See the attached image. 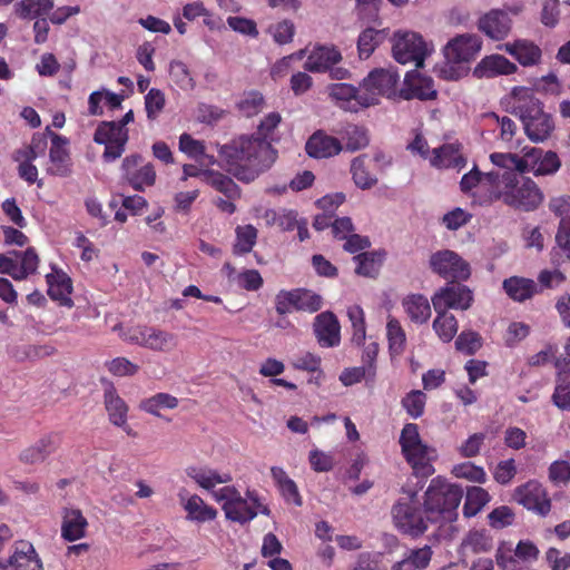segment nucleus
I'll list each match as a JSON object with an SVG mask.
<instances>
[{
  "label": "nucleus",
  "mask_w": 570,
  "mask_h": 570,
  "mask_svg": "<svg viewBox=\"0 0 570 570\" xmlns=\"http://www.w3.org/2000/svg\"><path fill=\"white\" fill-rule=\"evenodd\" d=\"M278 112H271L262 119L257 134L242 136L219 148V156L226 164V170L243 183L254 181L269 169L277 158L268 138L281 124Z\"/></svg>",
  "instance_id": "nucleus-1"
},
{
  "label": "nucleus",
  "mask_w": 570,
  "mask_h": 570,
  "mask_svg": "<svg viewBox=\"0 0 570 570\" xmlns=\"http://www.w3.org/2000/svg\"><path fill=\"white\" fill-rule=\"evenodd\" d=\"M507 111L520 119L525 135L533 142L544 141L554 130L551 115L543 110V104L530 88L514 87Z\"/></svg>",
  "instance_id": "nucleus-2"
},
{
  "label": "nucleus",
  "mask_w": 570,
  "mask_h": 570,
  "mask_svg": "<svg viewBox=\"0 0 570 570\" xmlns=\"http://www.w3.org/2000/svg\"><path fill=\"white\" fill-rule=\"evenodd\" d=\"M463 489L438 476L431 480L424 495V513L431 522H452L458 517V508Z\"/></svg>",
  "instance_id": "nucleus-3"
},
{
  "label": "nucleus",
  "mask_w": 570,
  "mask_h": 570,
  "mask_svg": "<svg viewBox=\"0 0 570 570\" xmlns=\"http://www.w3.org/2000/svg\"><path fill=\"white\" fill-rule=\"evenodd\" d=\"M490 200H501L514 209L531 212L539 207L543 200V194L537 184L521 175L510 184L500 185L495 189H488Z\"/></svg>",
  "instance_id": "nucleus-4"
},
{
  "label": "nucleus",
  "mask_w": 570,
  "mask_h": 570,
  "mask_svg": "<svg viewBox=\"0 0 570 570\" xmlns=\"http://www.w3.org/2000/svg\"><path fill=\"white\" fill-rule=\"evenodd\" d=\"M402 453L416 475L426 478L434 473L431 461L436 458L434 449L424 444L419 433V426L414 423H406L400 435Z\"/></svg>",
  "instance_id": "nucleus-5"
},
{
  "label": "nucleus",
  "mask_w": 570,
  "mask_h": 570,
  "mask_svg": "<svg viewBox=\"0 0 570 570\" xmlns=\"http://www.w3.org/2000/svg\"><path fill=\"white\" fill-rule=\"evenodd\" d=\"M131 121H134V111L129 110L118 122L102 121L98 125L94 134V141L106 146L102 155L105 161H114L121 157L128 141L126 125Z\"/></svg>",
  "instance_id": "nucleus-6"
},
{
  "label": "nucleus",
  "mask_w": 570,
  "mask_h": 570,
  "mask_svg": "<svg viewBox=\"0 0 570 570\" xmlns=\"http://www.w3.org/2000/svg\"><path fill=\"white\" fill-rule=\"evenodd\" d=\"M400 76L392 69H374L361 85L362 96L360 97L363 107H371L379 104V97L387 98L399 97L396 89Z\"/></svg>",
  "instance_id": "nucleus-7"
},
{
  "label": "nucleus",
  "mask_w": 570,
  "mask_h": 570,
  "mask_svg": "<svg viewBox=\"0 0 570 570\" xmlns=\"http://www.w3.org/2000/svg\"><path fill=\"white\" fill-rule=\"evenodd\" d=\"M490 160L498 168L484 175L489 189H495L500 185L507 186L514 181L515 177L528 171V159L517 154L493 153L490 155Z\"/></svg>",
  "instance_id": "nucleus-8"
},
{
  "label": "nucleus",
  "mask_w": 570,
  "mask_h": 570,
  "mask_svg": "<svg viewBox=\"0 0 570 570\" xmlns=\"http://www.w3.org/2000/svg\"><path fill=\"white\" fill-rule=\"evenodd\" d=\"M429 52L428 45L420 33L414 31L394 33L392 53L399 63L414 62L416 68H422Z\"/></svg>",
  "instance_id": "nucleus-9"
},
{
  "label": "nucleus",
  "mask_w": 570,
  "mask_h": 570,
  "mask_svg": "<svg viewBox=\"0 0 570 570\" xmlns=\"http://www.w3.org/2000/svg\"><path fill=\"white\" fill-rule=\"evenodd\" d=\"M342 59V53L335 47L317 46L307 56L304 69L314 73L328 72L332 79L345 80L351 77V72L340 66Z\"/></svg>",
  "instance_id": "nucleus-10"
},
{
  "label": "nucleus",
  "mask_w": 570,
  "mask_h": 570,
  "mask_svg": "<svg viewBox=\"0 0 570 570\" xmlns=\"http://www.w3.org/2000/svg\"><path fill=\"white\" fill-rule=\"evenodd\" d=\"M39 256L33 247L23 252L11 250L0 254V274H7L16 281H23L38 269Z\"/></svg>",
  "instance_id": "nucleus-11"
},
{
  "label": "nucleus",
  "mask_w": 570,
  "mask_h": 570,
  "mask_svg": "<svg viewBox=\"0 0 570 570\" xmlns=\"http://www.w3.org/2000/svg\"><path fill=\"white\" fill-rule=\"evenodd\" d=\"M416 493L413 492L410 497V502L399 501L392 508V518L394 525L404 534L411 537H419L423 534L426 529V518L422 515V511L414 505V498Z\"/></svg>",
  "instance_id": "nucleus-12"
},
{
  "label": "nucleus",
  "mask_w": 570,
  "mask_h": 570,
  "mask_svg": "<svg viewBox=\"0 0 570 570\" xmlns=\"http://www.w3.org/2000/svg\"><path fill=\"white\" fill-rule=\"evenodd\" d=\"M430 267L441 277L452 281H466L471 275L469 263L450 249H442L432 254Z\"/></svg>",
  "instance_id": "nucleus-13"
},
{
  "label": "nucleus",
  "mask_w": 570,
  "mask_h": 570,
  "mask_svg": "<svg viewBox=\"0 0 570 570\" xmlns=\"http://www.w3.org/2000/svg\"><path fill=\"white\" fill-rule=\"evenodd\" d=\"M472 302V291L460 281L448 283L432 296L435 311H448L449 308L466 311L471 307Z\"/></svg>",
  "instance_id": "nucleus-14"
},
{
  "label": "nucleus",
  "mask_w": 570,
  "mask_h": 570,
  "mask_svg": "<svg viewBox=\"0 0 570 570\" xmlns=\"http://www.w3.org/2000/svg\"><path fill=\"white\" fill-rule=\"evenodd\" d=\"M0 570H43V567L32 543L21 540L13 544L12 554L0 561Z\"/></svg>",
  "instance_id": "nucleus-15"
},
{
  "label": "nucleus",
  "mask_w": 570,
  "mask_h": 570,
  "mask_svg": "<svg viewBox=\"0 0 570 570\" xmlns=\"http://www.w3.org/2000/svg\"><path fill=\"white\" fill-rule=\"evenodd\" d=\"M436 96L433 79L415 70L406 73L404 87L399 91V97L405 100H433Z\"/></svg>",
  "instance_id": "nucleus-16"
},
{
  "label": "nucleus",
  "mask_w": 570,
  "mask_h": 570,
  "mask_svg": "<svg viewBox=\"0 0 570 570\" xmlns=\"http://www.w3.org/2000/svg\"><path fill=\"white\" fill-rule=\"evenodd\" d=\"M482 41L475 35H462L451 40L444 48L449 62H468L481 50Z\"/></svg>",
  "instance_id": "nucleus-17"
},
{
  "label": "nucleus",
  "mask_w": 570,
  "mask_h": 570,
  "mask_svg": "<svg viewBox=\"0 0 570 570\" xmlns=\"http://www.w3.org/2000/svg\"><path fill=\"white\" fill-rule=\"evenodd\" d=\"M47 132L51 138V147L49 150L50 166L47 171L53 176L67 177L71 174V160L69 151L66 148L67 138L51 131L49 127Z\"/></svg>",
  "instance_id": "nucleus-18"
},
{
  "label": "nucleus",
  "mask_w": 570,
  "mask_h": 570,
  "mask_svg": "<svg viewBox=\"0 0 570 570\" xmlns=\"http://www.w3.org/2000/svg\"><path fill=\"white\" fill-rule=\"evenodd\" d=\"M313 331L322 347H335L341 342V326L334 313H320L313 323Z\"/></svg>",
  "instance_id": "nucleus-19"
},
{
  "label": "nucleus",
  "mask_w": 570,
  "mask_h": 570,
  "mask_svg": "<svg viewBox=\"0 0 570 570\" xmlns=\"http://www.w3.org/2000/svg\"><path fill=\"white\" fill-rule=\"evenodd\" d=\"M514 499L528 510L541 515H546L551 509L550 500L546 498L544 490L537 482H528L517 488Z\"/></svg>",
  "instance_id": "nucleus-20"
},
{
  "label": "nucleus",
  "mask_w": 570,
  "mask_h": 570,
  "mask_svg": "<svg viewBox=\"0 0 570 570\" xmlns=\"http://www.w3.org/2000/svg\"><path fill=\"white\" fill-rule=\"evenodd\" d=\"M478 27L490 39L498 41L508 37L512 20L504 10L492 9L479 19Z\"/></svg>",
  "instance_id": "nucleus-21"
},
{
  "label": "nucleus",
  "mask_w": 570,
  "mask_h": 570,
  "mask_svg": "<svg viewBox=\"0 0 570 570\" xmlns=\"http://www.w3.org/2000/svg\"><path fill=\"white\" fill-rule=\"evenodd\" d=\"M344 149L338 138L327 135L324 130H316L306 141V154L315 159H324L338 155Z\"/></svg>",
  "instance_id": "nucleus-22"
},
{
  "label": "nucleus",
  "mask_w": 570,
  "mask_h": 570,
  "mask_svg": "<svg viewBox=\"0 0 570 570\" xmlns=\"http://www.w3.org/2000/svg\"><path fill=\"white\" fill-rule=\"evenodd\" d=\"M499 48L512 56L523 67L535 66L540 63L542 58L540 47L528 39H517L503 43Z\"/></svg>",
  "instance_id": "nucleus-23"
},
{
  "label": "nucleus",
  "mask_w": 570,
  "mask_h": 570,
  "mask_svg": "<svg viewBox=\"0 0 570 570\" xmlns=\"http://www.w3.org/2000/svg\"><path fill=\"white\" fill-rule=\"evenodd\" d=\"M518 70L515 63L502 55L485 56L474 68L476 78H493L500 75H512Z\"/></svg>",
  "instance_id": "nucleus-24"
},
{
  "label": "nucleus",
  "mask_w": 570,
  "mask_h": 570,
  "mask_svg": "<svg viewBox=\"0 0 570 570\" xmlns=\"http://www.w3.org/2000/svg\"><path fill=\"white\" fill-rule=\"evenodd\" d=\"M48 295L58 301L62 306H72L70 294L72 293L71 278L62 271L52 267V273L46 275Z\"/></svg>",
  "instance_id": "nucleus-25"
},
{
  "label": "nucleus",
  "mask_w": 570,
  "mask_h": 570,
  "mask_svg": "<svg viewBox=\"0 0 570 570\" xmlns=\"http://www.w3.org/2000/svg\"><path fill=\"white\" fill-rule=\"evenodd\" d=\"M327 92L346 111L356 112L364 108L360 99L362 91L350 83H332L327 86Z\"/></svg>",
  "instance_id": "nucleus-26"
},
{
  "label": "nucleus",
  "mask_w": 570,
  "mask_h": 570,
  "mask_svg": "<svg viewBox=\"0 0 570 570\" xmlns=\"http://www.w3.org/2000/svg\"><path fill=\"white\" fill-rule=\"evenodd\" d=\"M543 151L539 148H531L525 151L528 159V171L533 170L534 175H551L560 168V159L554 151Z\"/></svg>",
  "instance_id": "nucleus-27"
},
{
  "label": "nucleus",
  "mask_w": 570,
  "mask_h": 570,
  "mask_svg": "<svg viewBox=\"0 0 570 570\" xmlns=\"http://www.w3.org/2000/svg\"><path fill=\"white\" fill-rule=\"evenodd\" d=\"M88 521L79 509L62 510L61 537L73 542L85 537Z\"/></svg>",
  "instance_id": "nucleus-28"
},
{
  "label": "nucleus",
  "mask_w": 570,
  "mask_h": 570,
  "mask_svg": "<svg viewBox=\"0 0 570 570\" xmlns=\"http://www.w3.org/2000/svg\"><path fill=\"white\" fill-rule=\"evenodd\" d=\"M433 158L431 164L439 168H455L462 169L466 160L460 153L459 144H444L439 148L433 149Z\"/></svg>",
  "instance_id": "nucleus-29"
},
{
  "label": "nucleus",
  "mask_w": 570,
  "mask_h": 570,
  "mask_svg": "<svg viewBox=\"0 0 570 570\" xmlns=\"http://www.w3.org/2000/svg\"><path fill=\"white\" fill-rule=\"evenodd\" d=\"M336 134H338L342 140L345 141L343 147L350 153L363 149L370 144L367 130L362 126L346 124L342 126V128L337 130Z\"/></svg>",
  "instance_id": "nucleus-30"
},
{
  "label": "nucleus",
  "mask_w": 570,
  "mask_h": 570,
  "mask_svg": "<svg viewBox=\"0 0 570 570\" xmlns=\"http://www.w3.org/2000/svg\"><path fill=\"white\" fill-rule=\"evenodd\" d=\"M203 179L215 188L217 191L224 194L228 199H237L240 197V188L228 176L212 169L203 171Z\"/></svg>",
  "instance_id": "nucleus-31"
},
{
  "label": "nucleus",
  "mask_w": 570,
  "mask_h": 570,
  "mask_svg": "<svg viewBox=\"0 0 570 570\" xmlns=\"http://www.w3.org/2000/svg\"><path fill=\"white\" fill-rule=\"evenodd\" d=\"M105 407L114 425H124L127 422L128 406L112 385L105 391Z\"/></svg>",
  "instance_id": "nucleus-32"
},
{
  "label": "nucleus",
  "mask_w": 570,
  "mask_h": 570,
  "mask_svg": "<svg viewBox=\"0 0 570 570\" xmlns=\"http://www.w3.org/2000/svg\"><path fill=\"white\" fill-rule=\"evenodd\" d=\"M186 473L205 490H213L217 484L228 483L232 481L230 474H220L210 469L189 466L186 469Z\"/></svg>",
  "instance_id": "nucleus-33"
},
{
  "label": "nucleus",
  "mask_w": 570,
  "mask_h": 570,
  "mask_svg": "<svg viewBox=\"0 0 570 570\" xmlns=\"http://www.w3.org/2000/svg\"><path fill=\"white\" fill-rule=\"evenodd\" d=\"M357 266L355 273L360 276L375 278L383 265L384 253L381 252H364L353 258Z\"/></svg>",
  "instance_id": "nucleus-34"
},
{
  "label": "nucleus",
  "mask_w": 570,
  "mask_h": 570,
  "mask_svg": "<svg viewBox=\"0 0 570 570\" xmlns=\"http://www.w3.org/2000/svg\"><path fill=\"white\" fill-rule=\"evenodd\" d=\"M271 474L275 480L284 500L295 504L296 507H301L302 498L298 492V488L296 483L288 478L286 472L279 466H273L271 469Z\"/></svg>",
  "instance_id": "nucleus-35"
},
{
  "label": "nucleus",
  "mask_w": 570,
  "mask_h": 570,
  "mask_svg": "<svg viewBox=\"0 0 570 570\" xmlns=\"http://www.w3.org/2000/svg\"><path fill=\"white\" fill-rule=\"evenodd\" d=\"M403 307L412 322L423 324L431 316L428 298L421 294H413L403 299Z\"/></svg>",
  "instance_id": "nucleus-36"
},
{
  "label": "nucleus",
  "mask_w": 570,
  "mask_h": 570,
  "mask_svg": "<svg viewBox=\"0 0 570 570\" xmlns=\"http://www.w3.org/2000/svg\"><path fill=\"white\" fill-rule=\"evenodd\" d=\"M503 288L512 299L523 302L533 296L537 284L532 279L514 276L503 282Z\"/></svg>",
  "instance_id": "nucleus-37"
},
{
  "label": "nucleus",
  "mask_w": 570,
  "mask_h": 570,
  "mask_svg": "<svg viewBox=\"0 0 570 570\" xmlns=\"http://www.w3.org/2000/svg\"><path fill=\"white\" fill-rule=\"evenodd\" d=\"M223 510L226 519L240 524L253 520L257 515L255 508L250 505L246 499L242 498V495L236 498L233 503L223 505Z\"/></svg>",
  "instance_id": "nucleus-38"
},
{
  "label": "nucleus",
  "mask_w": 570,
  "mask_h": 570,
  "mask_svg": "<svg viewBox=\"0 0 570 570\" xmlns=\"http://www.w3.org/2000/svg\"><path fill=\"white\" fill-rule=\"evenodd\" d=\"M178 345V338L175 334L156 328L149 327L147 330V346L156 352H171Z\"/></svg>",
  "instance_id": "nucleus-39"
},
{
  "label": "nucleus",
  "mask_w": 570,
  "mask_h": 570,
  "mask_svg": "<svg viewBox=\"0 0 570 570\" xmlns=\"http://www.w3.org/2000/svg\"><path fill=\"white\" fill-rule=\"evenodd\" d=\"M385 30L366 28L357 39V50L361 59H367L374 50L385 40Z\"/></svg>",
  "instance_id": "nucleus-40"
},
{
  "label": "nucleus",
  "mask_w": 570,
  "mask_h": 570,
  "mask_svg": "<svg viewBox=\"0 0 570 570\" xmlns=\"http://www.w3.org/2000/svg\"><path fill=\"white\" fill-rule=\"evenodd\" d=\"M14 7L20 18L36 19L49 13L53 8V0H21Z\"/></svg>",
  "instance_id": "nucleus-41"
},
{
  "label": "nucleus",
  "mask_w": 570,
  "mask_h": 570,
  "mask_svg": "<svg viewBox=\"0 0 570 570\" xmlns=\"http://www.w3.org/2000/svg\"><path fill=\"white\" fill-rule=\"evenodd\" d=\"M184 508L188 513V519L198 522L212 521L217 515V511L214 508L205 504L203 499L197 494L191 495L187 500Z\"/></svg>",
  "instance_id": "nucleus-42"
},
{
  "label": "nucleus",
  "mask_w": 570,
  "mask_h": 570,
  "mask_svg": "<svg viewBox=\"0 0 570 570\" xmlns=\"http://www.w3.org/2000/svg\"><path fill=\"white\" fill-rule=\"evenodd\" d=\"M366 158H367L366 155L357 156L352 160V164H351V173H352L353 181L355 183V185L358 188H361L363 190L370 189L377 184L376 176L370 174L365 167Z\"/></svg>",
  "instance_id": "nucleus-43"
},
{
  "label": "nucleus",
  "mask_w": 570,
  "mask_h": 570,
  "mask_svg": "<svg viewBox=\"0 0 570 570\" xmlns=\"http://www.w3.org/2000/svg\"><path fill=\"white\" fill-rule=\"evenodd\" d=\"M490 501L488 491L480 487H471L466 490L463 513L466 518L476 515Z\"/></svg>",
  "instance_id": "nucleus-44"
},
{
  "label": "nucleus",
  "mask_w": 570,
  "mask_h": 570,
  "mask_svg": "<svg viewBox=\"0 0 570 570\" xmlns=\"http://www.w3.org/2000/svg\"><path fill=\"white\" fill-rule=\"evenodd\" d=\"M436 317L433 321V330L443 342H451L458 332V321L448 311H435Z\"/></svg>",
  "instance_id": "nucleus-45"
},
{
  "label": "nucleus",
  "mask_w": 570,
  "mask_h": 570,
  "mask_svg": "<svg viewBox=\"0 0 570 570\" xmlns=\"http://www.w3.org/2000/svg\"><path fill=\"white\" fill-rule=\"evenodd\" d=\"M257 239V229L253 225L236 228V243L233 248L235 255L249 253Z\"/></svg>",
  "instance_id": "nucleus-46"
},
{
  "label": "nucleus",
  "mask_w": 570,
  "mask_h": 570,
  "mask_svg": "<svg viewBox=\"0 0 570 570\" xmlns=\"http://www.w3.org/2000/svg\"><path fill=\"white\" fill-rule=\"evenodd\" d=\"M389 348L392 355H400L405 350L406 336L400 322L396 318H390L386 325Z\"/></svg>",
  "instance_id": "nucleus-47"
},
{
  "label": "nucleus",
  "mask_w": 570,
  "mask_h": 570,
  "mask_svg": "<svg viewBox=\"0 0 570 570\" xmlns=\"http://www.w3.org/2000/svg\"><path fill=\"white\" fill-rule=\"evenodd\" d=\"M178 405V400L167 393H158L149 399L141 401L140 409L147 413L160 416V409H175Z\"/></svg>",
  "instance_id": "nucleus-48"
},
{
  "label": "nucleus",
  "mask_w": 570,
  "mask_h": 570,
  "mask_svg": "<svg viewBox=\"0 0 570 570\" xmlns=\"http://www.w3.org/2000/svg\"><path fill=\"white\" fill-rule=\"evenodd\" d=\"M297 312L316 313L323 307V297L307 288H296Z\"/></svg>",
  "instance_id": "nucleus-49"
},
{
  "label": "nucleus",
  "mask_w": 570,
  "mask_h": 570,
  "mask_svg": "<svg viewBox=\"0 0 570 570\" xmlns=\"http://www.w3.org/2000/svg\"><path fill=\"white\" fill-rule=\"evenodd\" d=\"M462 549L478 554L492 549V539L483 532L472 531L462 542Z\"/></svg>",
  "instance_id": "nucleus-50"
},
{
  "label": "nucleus",
  "mask_w": 570,
  "mask_h": 570,
  "mask_svg": "<svg viewBox=\"0 0 570 570\" xmlns=\"http://www.w3.org/2000/svg\"><path fill=\"white\" fill-rule=\"evenodd\" d=\"M425 401L426 395L422 391L413 390L403 397L402 406L411 417L417 419L424 412Z\"/></svg>",
  "instance_id": "nucleus-51"
},
{
  "label": "nucleus",
  "mask_w": 570,
  "mask_h": 570,
  "mask_svg": "<svg viewBox=\"0 0 570 570\" xmlns=\"http://www.w3.org/2000/svg\"><path fill=\"white\" fill-rule=\"evenodd\" d=\"M264 97L258 91H250L243 96L237 107L245 117H253L262 111L264 107Z\"/></svg>",
  "instance_id": "nucleus-52"
},
{
  "label": "nucleus",
  "mask_w": 570,
  "mask_h": 570,
  "mask_svg": "<svg viewBox=\"0 0 570 570\" xmlns=\"http://www.w3.org/2000/svg\"><path fill=\"white\" fill-rule=\"evenodd\" d=\"M165 95L160 89L151 88L145 96V109L147 118L154 120L165 107Z\"/></svg>",
  "instance_id": "nucleus-53"
},
{
  "label": "nucleus",
  "mask_w": 570,
  "mask_h": 570,
  "mask_svg": "<svg viewBox=\"0 0 570 570\" xmlns=\"http://www.w3.org/2000/svg\"><path fill=\"white\" fill-rule=\"evenodd\" d=\"M297 293L294 289H282L275 296V309L279 315H286L294 311L297 312Z\"/></svg>",
  "instance_id": "nucleus-54"
},
{
  "label": "nucleus",
  "mask_w": 570,
  "mask_h": 570,
  "mask_svg": "<svg viewBox=\"0 0 570 570\" xmlns=\"http://www.w3.org/2000/svg\"><path fill=\"white\" fill-rule=\"evenodd\" d=\"M156 180V171L154 169V166L151 164H147L142 166L139 170H136L132 173L131 176H129V184L132 186L136 190H142L144 185L146 186H153Z\"/></svg>",
  "instance_id": "nucleus-55"
},
{
  "label": "nucleus",
  "mask_w": 570,
  "mask_h": 570,
  "mask_svg": "<svg viewBox=\"0 0 570 570\" xmlns=\"http://www.w3.org/2000/svg\"><path fill=\"white\" fill-rule=\"evenodd\" d=\"M455 347L460 352L472 355L481 347V337L476 332H462L455 341Z\"/></svg>",
  "instance_id": "nucleus-56"
},
{
  "label": "nucleus",
  "mask_w": 570,
  "mask_h": 570,
  "mask_svg": "<svg viewBox=\"0 0 570 570\" xmlns=\"http://www.w3.org/2000/svg\"><path fill=\"white\" fill-rule=\"evenodd\" d=\"M512 548L507 542H501L495 551V562L501 570H520L519 562L511 554Z\"/></svg>",
  "instance_id": "nucleus-57"
},
{
  "label": "nucleus",
  "mask_w": 570,
  "mask_h": 570,
  "mask_svg": "<svg viewBox=\"0 0 570 570\" xmlns=\"http://www.w3.org/2000/svg\"><path fill=\"white\" fill-rule=\"evenodd\" d=\"M42 455L43 461L55 453L61 444V435L59 433H49L40 438L35 443Z\"/></svg>",
  "instance_id": "nucleus-58"
},
{
  "label": "nucleus",
  "mask_w": 570,
  "mask_h": 570,
  "mask_svg": "<svg viewBox=\"0 0 570 570\" xmlns=\"http://www.w3.org/2000/svg\"><path fill=\"white\" fill-rule=\"evenodd\" d=\"M454 471L458 476L465 478L473 482L484 483L487 481V474L484 470L480 466L472 464L471 462L458 465L454 469Z\"/></svg>",
  "instance_id": "nucleus-59"
},
{
  "label": "nucleus",
  "mask_w": 570,
  "mask_h": 570,
  "mask_svg": "<svg viewBox=\"0 0 570 570\" xmlns=\"http://www.w3.org/2000/svg\"><path fill=\"white\" fill-rule=\"evenodd\" d=\"M271 29L273 31V38L275 42L279 45H286L293 40L295 26L292 21L283 20L277 22Z\"/></svg>",
  "instance_id": "nucleus-60"
},
{
  "label": "nucleus",
  "mask_w": 570,
  "mask_h": 570,
  "mask_svg": "<svg viewBox=\"0 0 570 570\" xmlns=\"http://www.w3.org/2000/svg\"><path fill=\"white\" fill-rule=\"evenodd\" d=\"M549 479L556 484H567L570 481V463L554 461L549 468Z\"/></svg>",
  "instance_id": "nucleus-61"
},
{
  "label": "nucleus",
  "mask_w": 570,
  "mask_h": 570,
  "mask_svg": "<svg viewBox=\"0 0 570 570\" xmlns=\"http://www.w3.org/2000/svg\"><path fill=\"white\" fill-rule=\"evenodd\" d=\"M517 466L513 459L504 460L498 463L493 476L500 484H508L515 475Z\"/></svg>",
  "instance_id": "nucleus-62"
},
{
  "label": "nucleus",
  "mask_w": 570,
  "mask_h": 570,
  "mask_svg": "<svg viewBox=\"0 0 570 570\" xmlns=\"http://www.w3.org/2000/svg\"><path fill=\"white\" fill-rule=\"evenodd\" d=\"M551 399L558 409L570 411V383L556 381V389Z\"/></svg>",
  "instance_id": "nucleus-63"
},
{
  "label": "nucleus",
  "mask_w": 570,
  "mask_h": 570,
  "mask_svg": "<svg viewBox=\"0 0 570 570\" xmlns=\"http://www.w3.org/2000/svg\"><path fill=\"white\" fill-rule=\"evenodd\" d=\"M513 512L509 507H500L494 509L489 514L490 525L497 529H502L510 525L513 521Z\"/></svg>",
  "instance_id": "nucleus-64"
}]
</instances>
